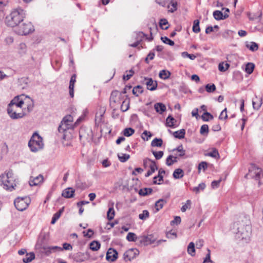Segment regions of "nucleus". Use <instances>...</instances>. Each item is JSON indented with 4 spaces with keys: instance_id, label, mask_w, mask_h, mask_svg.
<instances>
[{
    "instance_id": "1",
    "label": "nucleus",
    "mask_w": 263,
    "mask_h": 263,
    "mask_svg": "<svg viewBox=\"0 0 263 263\" xmlns=\"http://www.w3.org/2000/svg\"><path fill=\"white\" fill-rule=\"evenodd\" d=\"M238 226L236 233L237 238L246 241H248L251 235V227L249 219L247 217H244L241 221H239Z\"/></svg>"
},
{
    "instance_id": "2",
    "label": "nucleus",
    "mask_w": 263,
    "mask_h": 263,
    "mask_svg": "<svg viewBox=\"0 0 263 263\" xmlns=\"http://www.w3.org/2000/svg\"><path fill=\"white\" fill-rule=\"evenodd\" d=\"M0 182L3 185L4 189L12 191L16 189L18 180L14 176L12 171L10 170L5 174L0 175Z\"/></svg>"
},
{
    "instance_id": "3",
    "label": "nucleus",
    "mask_w": 263,
    "mask_h": 263,
    "mask_svg": "<svg viewBox=\"0 0 263 263\" xmlns=\"http://www.w3.org/2000/svg\"><path fill=\"white\" fill-rule=\"evenodd\" d=\"M25 16V11L21 8H18L13 10L10 15L6 17V23L8 26L17 27L23 21Z\"/></svg>"
},
{
    "instance_id": "4",
    "label": "nucleus",
    "mask_w": 263,
    "mask_h": 263,
    "mask_svg": "<svg viewBox=\"0 0 263 263\" xmlns=\"http://www.w3.org/2000/svg\"><path fill=\"white\" fill-rule=\"evenodd\" d=\"M28 146L33 152L42 149L44 146L42 138L37 133H34L28 142Z\"/></svg>"
},
{
    "instance_id": "5",
    "label": "nucleus",
    "mask_w": 263,
    "mask_h": 263,
    "mask_svg": "<svg viewBox=\"0 0 263 263\" xmlns=\"http://www.w3.org/2000/svg\"><path fill=\"white\" fill-rule=\"evenodd\" d=\"M34 30L32 24L29 22H22L15 29V32L22 35H26Z\"/></svg>"
},
{
    "instance_id": "6",
    "label": "nucleus",
    "mask_w": 263,
    "mask_h": 263,
    "mask_svg": "<svg viewBox=\"0 0 263 263\" xmlns=\"http://www.w3.org/2000/svg\"><path fill=\"white\" fill-rule=\"evenodd\" d=\"M30 202V199L27 197H18L14 201L16 209L20 211H23L28 206Z\"/></svg>"
},
{
    "instance_id": "7",
    "label": "nucleus",
    "mask_w": 263,
    "mask_h": 263,
    "mask_svg": "<svg viewBox=\"0 0 263 263\" xmlns=\"http://www.w3.org/2000/svg\"><path fill=\"white\" fill-rule=\"evenodd\" d=\"M14 108L7 107V111L9 117L13 120L23 118L27 115L26 108L24 110H16Z\"/></svg>"
},
{
    "instance_id": "8",
    "label": "nucleus",
    "mask_w": 263,
    "mask_h": 263,
    "mask_svg": "<svg viewBox=\"0 0 263 263\" xmlns=\"http://www.w3.org/2000/svg\"><path fill=\"white\" fill-rule=\"evenodd\" d=\"M69 257L77 262H82L88 259L89 257V253L87 252L85 253L78 252L70 255Z\"/></svg>"
},
{
    "instance_id": "9",
    "label": "nucleus",
    "mask_w": 263,
    "mask_h": 263,
    "mask_svg": "<svg viewBox=\"0 0 263 263\" xmlns=\"http://www.w3.org/2000/svg\"><path fill=\"white\" fill-rule=\"evenodd\" d=\"M25 97L24 95L17 96L15 97L8 104L7 107L15 108V107H23L24 104L23 98Z\"/></svg>"
},
{
    "instance_id": "10",
    "label": "nucleus",
    "mask_w": 263,
    "mask_h": 263,
    "mask_svg": "<svg viewBox=\"0 0 263 263\" xmlns=\"http://www.w3.org/2000/svg\"><path fill=\"white\" fill-rule=\"evenodd\" d=\"M261 173V169L257 167L255 164H252L249 170V173L246 175V177H250L255 180L258 179Z\"/></svg>"
},
{
    "instance_id": "11",
    "label": "nucleus",
    "mask_w": 263,
    "mask_h": 263,
    "mask_svg": "<svg viewBox=\"0 0 263 263\" xmlns=\"http://www.w3.org/2000/svg\"><path fill=\"white\" fill-rule=\"evenodd\" d=\"M139 251L138 249L132 248L127 250L123 254V258L125 261H131L139 255Z\"/></svg>"
},
{
    "instance_id": "12",
    "label": "nucleus",
    "mask_w": 263,
    "mask_h": 263,
    "mask_svg": "<svg viewBox=\"0 0 263 263\" xmlns=\"http://www.w3.org/2000/svg\"><path fill=\"white\" fill-rule=\"evenodd\" d=\"M155 238L152 235L140 236L138 237V241L143 246H147L155 242Z\"/></svg>"
},
{
    "instance_id": "13",
    "label": "nucleus",
    "mask_w": 263,
    "mask_h": 263,
    "mask_svg": "<svg viewBox=\"0 0 263 263\" xmlns=\"http://www.w3.org/2000/svg\"><path fill=\"white\" fill-rule=\"evenodd\" d=\"M72 128V124H68V123H63L61 121L60 125L58 128V131L60 133H62L63 135L62 136L63 139H66V135L65 133L67 131V129H71Z\"/></svg>"
},
{
    "instance_id": "14",
    "label": "nucleus",
    "mask_w": 263,
    "mask_h": 263,
    "mask_svg": "<svg viewBox=\"0 0 263 263\" xmlns=\"http://www.w3.org/2000/svg\"><path fill=\"white\" fill-rule=\"evenodd\" d=\"M118 257V252L117 251L112 249L109 248L106 253V259L108 261H115Z\"/></svg>"
},
{
    "instance_id": "15",
    "label": "nucleus",
    "mask_w": 263,
    "mask_h": 263,
    "mask_svg": "<svg viewBox=\"0 0 263 263\" xmlns=\"http://www.w3.org/2000/svg\"><path fill=\"white\" fill-rule=\"evenodd\" d=\"M145 83L147 85V88L153 91L157 87V81H154L152 78H144Z\"/></svg>"
},
{
    "instance_id": "16",
    "label": "nucleus",
    "mask_w": 263,
    "mask_h": 263,
    "mask_svg": "<svg viewBox=\"0 0 263 263\" xmlns=\"http://www.w3.org/2000/svg\"><path fill=\"white\" fill-rule=\"evenodd\" d=\"M75 190L72 187H67L64 190L62 196L66 198H71L74 195Z\"/></svg>"
},
{
    "instance_id": "17",
    "label": "nucleus",
    "mask_w": 263,
    "mask_h": 263,
    "mask_svg": "<svg viewBox=\"0 0 263 263\" xmlns=\"http://www.w3.org/2000/svg\"><path fill=\"white\" fill-rule=\"evenodd\" d=\"M154 107L156 112L159 114H162L166 109L165 105L161 102L155 103Z\"/></svg>"
},
{
    "instance_id": "18",
    "label": "nucleus",
    "mask_w": 263,
    "mask_h": 263,
    "mask_svg": "<svg viewBox=\"0 0 263 263\" xmlns=\"http://www.w3.org/2000/svg\"><path fill=\"white\" fill-rule=\"evenodd\" d=\"M213 16L216 20H224L229 16L227 13L223 14V12L219 10H216L213 12Z\"/></svg>"
},
{
    "instance_id": "19",
    "label": "nucleus",
    "mask_w": 263,
    "mask_h": 263,
    "mask_svg": "<svg viewBox=\"0 0 263 263\" xmlns=\"http://www.w3.org/2000/svg\"><path fill=\"white\" fill-rule=\"evenodd\" d=\"M43 181V176L41 175L30 179L29 181V184L30 186L37 185L39 183L42 182Z\"/></svg>"
},
{
    "instance_id": "20",
    "label": "nucleus",
    "mask_w": 263,
    "mask_h": 263,
    "mask_svg": "<svg viewBox=\"0 0 263 263\" xmlns=\"http://www.w3.org/2000/svg\"><path fill=\"white\" fill-rule=\"evenodd\" d=\"M177 121L171 115L168 116L166 120V126L170 127H176Z\"/></svg>"
},
{
    "instance_id": "21",
    "label": "nucleus",
    "mask_w": 263,
    "mask_h": 263,
    "mask_svg": "<svg viewBox=\"0 0 263 263\" xmlns=\"http://www.w3.org/2000/svg\"><path fill=\"white\" fill-rule=\"evenodd\" d=\"M252 104L254 109L256 110L259 109L262 104L261 99L255 97V98L253 99Z\"/></svg>"
},
{
    "instance_id": "22",
    "label": "nucleus",
    "mask_w": 263,
    "mask_h": 263,
    "mask_svg": "<svg viewBox=\"0 0 263 263\" xmlns=\"http://www.w3.org/2000/svg\"><path fill=\"white\" fill-rule=\"evenodd\" d=\"M44 249L47 255H49L51 253L52 251H61L63 250V249L60 247L58 246H53V247H49L47 248H44Z\"/></svg>"
},
{
    "instance_id": "23",
    "label": "nucleus",
    "mask_w": 263,
    "mask_h": 263,
    "mask_svg": "<svg viewBox=\"0 0 263 263\" xmlns=\"http://www.w3.org/2000/svg\"><path fill=\"white\" fill-rule=\"evenodd\" d=\"M167 203V200L164 199H160L155 203V208L158 212L161 209L163 205Z\"/></svg>"
},
{
    "instance_id": "24",
    "label": "nucleus",
    "mask_w": 263,
    "mask_h": 263,
    "mask_svg": "<svg viewBox=\"0 0 263 263\" xmlns=\"http://www.w3.org/2000/svg\"><path fill=\"white\" fill-rule=\"evenodd\" d=\"M152 192L153 189L152 188L145 187L140 189L138 192V194L141 196H145L151 194Z\"/></svg>"
},
{
    "instance_id": "25",
    "label": "nucleus",
    "mask_w": 263,
    "mask_h": 263,
    "mask_svg": "<svg viewBox=\"0 0 263 263\" xmlns=\"http://www.w3.org/2000/svg\"><path fill=\"white\" fill-rule=\"evenodd\" d=\"M177 162V156H173L172 155H169L166 160V164L167 166H171L174 163Z\"/></svg>"
},
{
    "instance_id": "26",
    "label": "nucleus",
    "mask_w": 263,
    "mask_h": 263,
    "mask_svg": "<svg viewBox=\"0 0 263 263\" xmlns=\"http://www.w3.org/2000/svg\"><path fill=\"white\" fill-rule=\"evenodd\" d=\"M34 258V253L33 252H30L29 253H26L25 257L23 259V261L24 263H29Z\"/></svg>"
},
{
    "instance_id": "27",
    "label": "nucleus",
    "mask_w": 263,
    "mask_h": 263,
    "mask_svg": "<svg viewBox=\"0 0 263 263\" xmlns=\"http://www.w3.org/2000/svg\"><path fill=\"white\" fill-rule=\"evenodd\" d=\"M114 203H112L111 205L109 208L107 212V217L109 220H111L114 219L115 216V210L114 209Z\"/></svg>"
},
{
    "instance_id": "28",
    "label": "nucleus",
    "mask_w": 263,
    "mask_h": 263,
    "mask_svg": "<svg viewBox=\"0 0 263 263\" xmlns=\"http://www.w3.org/2000/svg\"><path fill=\"white\" fill-rule=\"evenodd\" d=\"M184 173L182 169L177 168L176 169L173 174V177L175 179H180L183 177Z\"/></svg>"
},
{
    "instance_id": "29",
    "label": "nucleus",
    "mask_w": 263,
    "mask_h": 263,
    "mask_svg": "<svg viewBox=\"0 0 263 263\" xmlns=\"http://www.w3.org/2000/svg\"><path fill=\"white\" fill-rule=\"evenodd\" d=\"M171 74V72L169 71L163 69L160 71L159 76L161 79L166 80L170 77Z\"/></svg>"
},
{
    "instance_id": "30",
    "label": "nucleus",
    "mask_w": 263,
    "mask_h": 263,
    "mask_svg": "<svg viewBox=\"0 0 263 263\" xmlns=\"http://www.w3.org/2000/svg\"><path fill=\"white\" fill-rule=\"evenodd\" d=\"M185 130L184 129H181L179 130L174 132L173 135L176 138L179 139H183L184 137Z\"/></svg>"
},
{
    "instance_id": "31",
    "label": "nucleus",
    "mask_w": 263,
    "mask_h": 263,
    "mask_svg": "<svg viewBox=\"0 0 263 263\" xmlns=\"http://www.w3.org/2000/svg\"><path fill=\"white\" fill-rule=\"evenodd\" d=\"M187 253L192 256H194L195 254V244L193 242H191L187 248Z\"/></svg>"
},
{
    "instance_id": "32",
    "label": "nucleus",
    "mask_w": 263,
    "mask_h": 263,
    "mask_svg": "<svg viewBox=\"0 0 263 263\" xmlns=\"http://www.w3.org/2000/svg\"><path fill=\"white\" fill-rule=\"evenodd\" d=\"M118 157L121 162H125L129 159L130 155L126 154L119 153L118 154Z\"/></svg>"
},
{
    "instance_id": "33",
    "label": "nucleus",
    "mask_w": 263,
    "mask_h": 263,
    "mask_svg": "<svg viewBox=\"0 0 263 263\" xmlns=\"http://www.w3.org/2000/svg\"><path fill=\"white\" fill-rule=\"evenodd\" d=\"M205 184L204 183H200L198 186L192 189V190L196 194H198L201 191H203L205 188Z\"/></svg>"
},
{
    "instance_id": "34",
    "label": "nucleus",
    "mask_w": 263,
    "mask_h": 263,
    "mask_svg": "<svg viewBox=\"0 0 263 263\" xmlns=\"http://www.w3.org/2000/svg\"><path fill=\"white\" fill-rule=\"evenodd\" d=\"M163 141L161 138H155L151 142V146L153 147H161L162 145Z\"/></svg>"
},
{
    "instance_id": "35",
    "label": "nucleus",
    "mask_w": 263,
    "mask_h": 263,
    "mask_svg": "<svg viewBox=\"0 0 263 263\" xmlns=\"http://www.w3.org/2000/svg\"><path fill=\"white\" fill-rule=\"evenodd\" d=\"M143 91V87L140 85H137L133 89V93L134 95L138 97Z\"/></svg>"
},
{
    "instance_id": "36",
    "label": "nucleus",
    "mask_w": 263,
    "mask_h": 263,
    "mask_svg": "<svg viewBox=\"0 0 263 263\" xmlns=\"http://www.w3.org/2000/svg\"><path fill=\"white\" fill-rule=\"evenodd\" d=\"M246 47L252 51H255L258 50V44L255 42H251L250 44H247Z\"/></svg>"
},
{
    "instance_id": "37",
    "label": "nucleus",
    "mask_w": 263,
    "mask_h": 263,
    "mask_svg": "<svg viewBox=\"0 0 263 263\" xmlns=\"http://www.w3.org/2000/svg\"><path fill=\"white\" fill-rule=\"evenodd\" d=\"M254 69V64L252 63H248L246 65L245 71L250 74L253 72Z\"/></svg>"
},
{
    "instance_id": "38",
    "label": "nucleus",
    "mask_w": 263,
    "mask_h": 263,
    "mask_svg": "<svg viewBox=\"0 0 263 263\" xmlns=\"http://www.w3.org/2000/svg\"><path fill=\"white\" fill-rule=\"evenodd\" d=\"M150 170L147 171V172L145 174V176L146 177H148L151 176L155 171L158 170V167L156 164H154L153 165H150L149 166Z\"/></svg>"
},
{
    "instance_id": "39",
    "label": "nucleus",
    "mask_w": 263,
    "mask_h": 263,
    "mask_svg": "<svg viewBox=\"0 0 263 263\" xmlns=\"http://www.w3.org/2000/svg\"><path fill=\"white\" fill-rule=\"evenodd\" d=\"M122 133L124 136L129 137L134 134L135 130L131 127L126 128Z\"/></svg>"
},
{
    "instance_id": "40",
    "label": "nucleus",
    "mask_w": 263,
    "mask_h": 263,
    "mask_svg": "<svg viewBox=\"0 0 263 263\" xmlns=\"http://www.w3.org/2000/svg\"><path fill=\"white\" fill-rule=\"evenodd\" d=\"M138 237L136 235L132 232H129L126 236V239L129 241H138Z\"/></svg>"
},
{
    "instance_id": "41",
    "label": "nucleus",
    "mask_w": 263,
    "mask_h": 263,
    "mask_svg": "<svg viewBox=\"0 0 263 263\" xmlns=\"http://www.w3.org/2000/svg\"><path fill=\"white\" fill-rule=\"evenodd\" d=\"M89 246L90 249L92 251H97L100 248V243L97 241H93Z\"/></svg>"
},
{
    "instance_id": "42",
    "label": "nucleus",
    "mask_w": 263,
    "mask_h": 263,
    "mask_svg": "<svg viewBox=\"0 0 263 263\" xmlns=\"http://www.w3.org/2000/svg\"><path fill=\"white\" fill-rule=\"evenodd\" d=\"M63 208L60 210L58 212L55 213L52 218L51 221V224H54L56 221L60 218L61 213L63 212Z\"/></svg>"
},
{
    "instance_id": "43",
    "label": "nucleus",
    "mask_w": 263,
    "mask_h": 263,
    "mask_svg": "<svg viewBox=\"0 0 263 263\" xmlns=\"http://www.w3.org/2000/svg\"><path fill=\"white\" fill-rule=\"evenodd\" d=\"M201 118L204 121H208L213 119V116L210 112L205 111L201 116Z\"/></svg>"
},
{
    "instance_id": "44",
    "label": "nucleus",
    "mask_w": 263,
    "mask_h": 263,
    "mask_svg": "<svg viewBox=\"0 0 263 263\" xmlns=\"http://www.w3.org/2000/svg\"><path fill=\"white\" fill-rule=\"evenodd\" d=\"M230 65L228 63H224L223 62L220 63L218 65V69L221 72L226 71L229 67Z\"/></svg>"
},
{
    "instance_id": "45",
    "label": "nucleus",
    "mask_w": 263,
    "mask_h": 263,
    "mask_svg": "<svg viewBox=\"0 0 263 263\" xmlns=\"http://www.w3.org/2000/svg\"><path fill=\"white\" fill-rule=\"evenodd\" d=\"M200 31L199 27V21L196 20L194 21V25L193 26V31L195 33H198Z\"/></svg>"
},
{
    "instance_id": "46",
    "label": "nucleus",
    "mask_w": 263,
    "mask_h": 263,
    "mask_svg": "<svg viewBox=\"0 0 263 263\" xmlns=\"http://www.w3.org/2000/svg\"><path fill=\"white\" fill-rule=\"evenodd\" d=\"M129 107V101L128 100H125L122 102L121 106V110L123 112L127 111Z\"/></svg>"
},
{
    "instance_id": "47",
    "label": "nucleus",
    "mask_w": 263,
    "mask_h": 263,
    "mask_svg": "<svg viewBox=\"0 0 263 263\" xmlns=\"http://www.w3.org/2000/svg\"><path fill=\"white\" fill-rule=\"evenodd\" d=\"M200 133L202 135H207L209 133V126L207 124L202 125L200 129Z\"/></svg>"
},
{
    "instance_id": "48",
    "label": "nucleus",
    "mask_w": 263,
    "mask_h": 263,
    "mask_svg": "<svg viewBox=\"0 0 263 263\" xmlns=\"http://www.w3.org/2000/svg\"><path fill=\"white\" fill-rule=\"evenodd\" d=\"M62 122L68 124H72L73 117L70 115H67L63 119Z\"/></svg>"
},
{
    "instance_id": "49",
    "label": "nucleus",
    "mask_w": 263,
    "mask_h": 263,
    "mask_svg": "<svg viewBox=\"0 0 263 263\" xmlns=\"http://www.w3.org/2000/svg\"><path fill=\"white\" fill-rule=\"evenodd\" d=\"M156 162L152 160L149 158H145L143 160V165L145 167H149L150 165H153L155 164Z\"/></svg>"
},
{
    "instance_id": "50",
    "label": "nucleus",
    "mask_w": 263,
    "mask_h": 263,
    "mask_svg": "<svg viewBox=\"0 0 263 263\" xmlns=\"http://www.w3.org/2000/svg\"><path fill=\"white\" fill-rule=\"evenodd\" d=\"M176 151H178L179 153L178 155V156L182 157V156H184L185 151L183 149V146L182 145L179 146L177 148H174L173 150V152H175Z\"/></svg>"
},
{
    "instance_id": "51",
    "label": "nucleus",
    "mask_w": 263,
    "mask_h": 263,
    "mask_svg": "<svg viewBox=\"0 0 263 263\" xmlns=\"http://www.w3.org/2000/svg\"><path fill=\"white\" fill-rule=\"evenodd\" d=\"M177 3L176 2H172L168 6V8H170L169 11L173 13L175 11L177 8Z\"/></svg>"
},
{
    "instance_id": "52",
    "label": "nucleus",
    "mask_w": 263,
    "mask_h": 263,
    "mask_svg": "<svg viewBox=\"0 0 263 263\" xmlns=\"http://www.w3.org/2000/svg\"><path fill=\"white\" fill-rule=\"evenodd\" d=\"M205 90L208 92H212L216 90V86L214 84H208L205 85Z\"/></svg>"
},
{
    "instance_id": "53",
    "label": "nucleus",
    "mask_w": 263,
    "mask_h": 263,
    "mask_svg": "<svg viewBox=\"0 0 263 263\" xmlns=\"http://www.w3.org/2000/svg\"><path fill=\"white\" fill-rule=\"evenodd\" d=\"M149 217V212L147 210H143L141 214L139 215V219L141 220H145Z\"/></svg>"
},
{
    "instance_id": "54",
    "label": "nucleus",
    "mask_w": 263,
    "mask_h": 263,
    "mask_svg": "<svg viewBox=\"0 0 263 263\" xmlns=\"http://www.w3.org/2000/svg\"><path fill=\"white\" fill-rule=\"evenodd\" d=\"M161 39L163 43L170 46H173L174 45V42L168 39L167 37H161Z\"/></svg>"
},
{
    "instance_id": "55",
    "label": "nucleus",
    "mask_w": 263,
    "mask_h": 263,
    "mask_svg": "<svg viewBox=\"0 0 263 263\" xmlns=\"http://www.w3.org/2000/svg\"><path fill=\"white\" fill-rule=\"evenodd\" d=\"M208 167V163L205 161H202L198 165V170L199 172H200L201 170L203 169V171H205Z\"/></svg>"
},
{
    "instance_id": "56",
    "label": "nucleus",
    "mask_w": 263,
    "mask_h": 263,
    "mask_svg": "<svg viewBox=\"0 0 263 263\" xmlns=\"http://www.w3.org/2000/svg\"><path fill=\"white\" fill-rule=\"evenodd\" d=\"M126 72H128L127 74H124L123 77V79L124 81H127L134 74V71L130 69L129 71H126Z\"/></svg>"
},
{
    "instance_id": "57",
    "label": "nucleus",
    "mask_w": 263,
    "mask_h": 263,
    "mask_svg": "<svg viewBox=\"0 0 263 263\" xmlns=\"http://www.w3.org/2000/svg\"><path fill=\"white\" fill-rule=\"evenodd\" d=\"M152 153L157 160L160 159L163 156V152L162 151H152Z\"/></svg>"
},
{
    "instance_id": "58",
    "label": "nucleus",
    "mask_w": 263,
    "mask_h": 263,
    "mask_svg": "<svg viewBox=\"0 0 263 263\" xmlns=\"http://www.w3.org/2000/svg\"><path fill=\"white\" fill-rule=\"evenodd\" d=\"M159 24H160V27L163 30H166L168 28V26H166L165 27H163V26H165V25H166L167 24H168V22H167V20L165 18L161 19L160 21V22H159Z\"/></svg>"
},
{
    "instance_id": "59",
    "label": "nucleus",
    "mask_w": 263,
    "mask_h": 263,
    "mask_svg": "<svg viewBox=\"0 0 263 263\" xmlns=\"http://www.w3.org/2000/svg\"><path fill=\"white\" fill-rule=\"evenodd\" d=\"M152 136V134L149 132H148L147 130H144L143 133H142V138L144 140H148L149 138H150Z\"/></svg>"
},
{
    "instance_id": "60",
    "label": "nucleus",
    "mask_w": 263,
    "mask_h": 263,
    "mask_svg": "<svg viewBox=\"0 0 263 263\" xmlns=\"http://www.w3.org/2000/svg\"><path fill=\"white\" fill-rule=\"evenodd\" d=\"M181 55L183 58H189L191 60H194L196 58V56L193 54H189L187 52H183L181 53Z\"/></svg>"
},
{
    "instance_id": "61",
    "label": "nucleus",
    "mask_w": 263,
    "mask_h": 263,
    "mask_svg": "<svg viewBox=\"0 0 263 263\" xmlns=\"http://www.w3.org/2000/svg\"><path fill=\"white\" fill-rule=\"evenodd\" d=\"M228 115L227 113V108H224L220 113V116H219V119L220 120H225L227 119Z\"/></svg>"
},
{
    "instance_id": "62",
    "label": "nucleus",
    "mask_w": 263,
    "mask_h": 263,
    "mask_svg": "<svg viewBox=\"0 0 263 263\" xmlns=\"http://www.w3.org/2000/svg\"><path fill=\"white\" fill-rule=\"evenodd\" d=\"M191 204V201L190 200H187L186 201V203L183 205L181 208V210L182 212H184L186 210L189 208Z\"/></svg>"
},
{
    "instance_id": "63",
    "label": "nucleus",
    "mask_w": 263,
    "mask_h": 263,
    "mask_svg": "<svg viewBox=\"0 0 263 263\" xmlns=\"http://www.w3.org/2000/svg\"><path fill=\"white\" fill-rule=\"evenodd\" d=\"M219 155V153L218 151L215 149H213V151L210 153H209L207 154V156L213 157V158H216L217 156Z\"/></svg>"
},
{
    "instance_id": "64",
    "label": "nucleus",
    "mask_w": 263,
    "mask_h": 263,
    "mask_svg": "<svg viewBox=\"0 0 263 263\" xmlns=\"http://www.w3.org/2000/svg\"><path fill=\"white\" fill-rule=\"evenodd\" d=\"M233 31L230 30H226L222 33V36L224 38H228L229 36H231L232 34Z\"/></svg>"
}]
</instances>
